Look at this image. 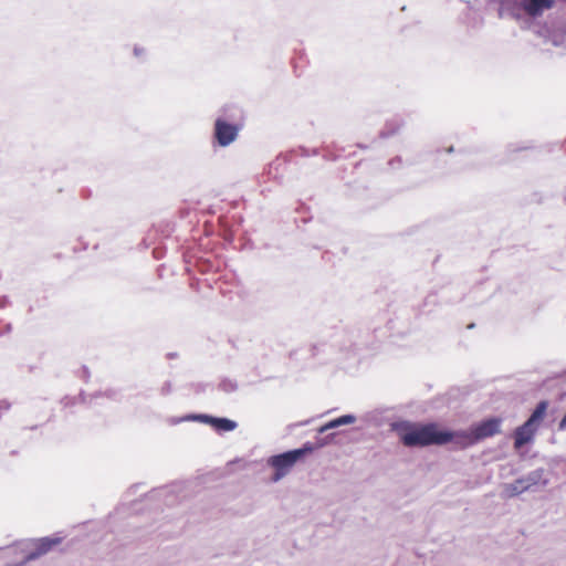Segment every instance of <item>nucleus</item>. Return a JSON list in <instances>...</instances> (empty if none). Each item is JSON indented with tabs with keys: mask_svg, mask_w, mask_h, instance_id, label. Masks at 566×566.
I'll return each mask as SVG.
<instances>
[{
	"mask_svg": "<svg viewBox=\"0 0 566 566\" xmlns=\"http://www.w3.org/2000/svg\"><path fill=\"white\" fill-rule=\"evenodd\" d=\"M522 478L527 485L528 491L532 490L533 486H546L548 483V480L545 478L544 469L534 470Z\"/></svg>",
	"mask_w": 566,
	"mask_h": 566,
	"instance_id": "obj_9",
	"label": "nucleus"
},
{
	"mask_svg": "<svg viewBox=\"0 0 566 566\" xmlns=\"http://www.w3.org/2000/svg\"><path fill=\"white\" fill-rule=\"evenodd\" d=\"M60 542L61 539L59 537H42L24 541L19 545L21 553L23 554L22 560L17 565L9 566H23L25 563L34 560L46 554L53 546L60 544Z\"/></svg>",
	"mask_w": 566,
	"mask_h": 566,
	"instance_id": "obj_5",
	"label": "nucleus"
},
{
	"mask_svg": "<svg viewBox=\"0 0 566 566\" xmlns=\"http://www.w3.org/2000/svg\"><path fill=\"white\" fill-rule=\"evenodd\" d=\"M526 491H528V489L523 478H520L512 483H506L503 485V496L505 497H514Z\"/></svg>",
	"mask_w": 566,
	"mask_h": 566,
	"instance_id": "obj_10",
	"label": "nucleus"
},
{
	"mask_svg": "<svg viewBox=\"0 0 566 566\" xmlns=\"http://www.w3.org/2000/svg\"><path fill=\"white\" fill-rule=\"evenodd\" d=\"M547 406V401H541L532 412L531 417L526 420V422L516 428L514 432L515 449L522 448L524 444L530 443L534 439L538 424L546 413Z\"/></svg>",
	"mask_w": 566,
	"mask_h": 566,
	"instance_id": "obj_4",
	"label": "nucleus"
},
{
	"mask_svg": "<svg viewBox=\"0 0 566 566\" xmlns=\"http://www.w3.org/2000/svg\"><path fill=\"white\" fill-rule=\"evenodd\" d=\"M314 450L313 444L306 442L302 448L291 450L281 454L273 455L269 459V465H271L275 473L272 476L273 482L282 480L294 467V464L303 458L306 453Z\"/></svg>",
	"mask_w": 566,
	"mask_h": 566,
	"instance_id": "obj_3",
	"label": "nucleus"
},
{
	"mask_svg": "<svg viewBox=\"0 0 566 566\" xmlns=\"http://www.w3.org/2000/svg\"><path fill=\"white\" fill-rule=\"evenodd\" d=\"M502 420L500 418H491L479 422L470 428L468 431L453 432V442L461 448H467L475 444L480 440L493 437L500 432Z\"/></svg>",
	"mask_w": 566,
	"mask_h": 566,
	"instance_id": "obj_2",
	"label": "nucleus"
},
{
	"mask_svg": "<svg viewBox=\"0 0 566 566\" xmlns=\"http://www.w3.org/2000/svg\"><path fill=\"white\" fill-rule=\"evenodd\" d=\"M214 135L218 144L224 147L234 142V139L238 136V127L235 125L228 124L219 118L216 120Z\"/></svg>",
	"mask_w": 566,
	"mask_h": 566,
	"instance_id": "obj_6",
	"label": "nucleus"
},
{
	"mask_svg": "<svg viewBox=\"0 0 566 566\" xmlns=\"http://www.w3.org/2000/svg\"><path fill=\"white\" fill-rule=\"evenodd\" d=\"M391 428L403 446L409 448L442 446L454 440L453 432L439 430L436 423L420 424L402 420L394 422Z\"/></svg>",
	"mask_w": 566,
	"mask_h": 566,
	"instance_id": "obj_1",
	"label": "nucleus"
},
{
	"mask_svg": "<svg viewBox=\"0 0 566 566\" xmlns=\"http://www.w3.org/2000/svg\"><path fill=\"white\" fill-rule=\"evenodd\" d=\"M355 421H356V417L354 415H344V416H340L336 419L328 421L327 423H325L324 426L318 428V432L324 433L327 430L335 429L340 426L352 424Z\"/></svg>",
	"mask_w": 566,
	"mask_h": 566,
	"instance_id": "obj_11",
	"label": "nucleus"
},
{
	"mask_svg": "<svg viewBox=\"0 0 566 566\" xmlns=\"http://www.w3.org/2000/svg\"><path fill=\"white\" fill-rule=\"evenodd\" d=\"M139 54H140L139 49H138V48H135V55H136V56H139Z\"/></svg>",
	"mask_w": 566,
	"mask_h": 566,
	"instance_id": "obj_13",
	"label": "nucleus"
},
{
	"mask_svg": "<svg viewBox=\"0 0 566 566\" xmlns=\"http://www.w3.org/2000/svg\"><path fill=\"white\" fill-rule=\"evenodd\" d=\"M524 11L533 17H539L545 10H549L554 6V0H523Z\"/></svg>",
	"mask_w": 566,
	"mask_h": 566,
	"instance_id": "obj_7",
	"label": "nucleus"
},
{
	"mask_svg": "<svg viewBox=\"0 0 566 566\" xmlns=\"http://www.w3.org/2000/svg\"><path fill=\"white\" fill-rule=\"evenodd\" d=\"M192 419L200 420L205 423H210L219 431H232L237 428V422L227 418H213L207 415L193 416Z\"/></svg>",
	"mask_w": 566,
	"mask_h": 566,
	"instance_id": "obj_8",
	"label": "nucleus"
},
{
	"mask_svg": "<svg viewBox=\"0 0 566 566\" xmlns=\"http://www.w3.org/2000/svg\"><path fill=\"white\" fill-rule=\"evenodd\" d=\"M10 405L7 401H0V411L8 410Z\"/></svg>",
	"mask_w": 566,
	"mask_h": 566,
	"instance_id": "obj_12",
	"label": "nucleus"
}]
</instances>
